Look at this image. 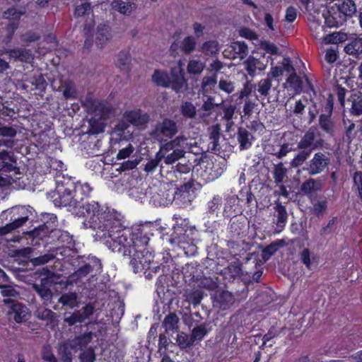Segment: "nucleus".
<instances>
[{"mask_svg":"<svg viewBox=\"0 0 362 362\" xmlns=\"http://www.w3.org/2000/svg\"><path fill=\"white\" fill-rule=\"evenodd\" d=\"M56 182V188L51 194L54 204L68 207L69 211L78 210L76 213L84 218V227L95 232V240L104 241L119 226L120 221L115 211L102 209L98 202L83 203L91 191L88 184L75 182L71 177L64 176H57Z\"/></svg>","mask_w":362,"mask_h":362,"instance_id":"nucleus-1","label":"nucleus"},{"mask_svg":"<svg viewBox=\"0 0 362 362\" xmlns=\"http://www.w3.org/2000/svg\"><path fill=\"white\" fill-rule=\"evenodd\" d=\"M148 240L141 228H124L120 223L103 242L112 252L122 253L134 273H144L151 279L154 274L151 269L153 257L146 248Z\"/></svg>","mask_w":362,"mask_h":362,"instance_id":"nucleus-2","label":"nucleus"},{"mask_svg":"<svg viewBox=\"0 0 362 362\" xmlns=\"http://www.w3.org/2000/svg\"><path fill=\"white\" fill-rule=\"evenodd\" d=\"M325 141L320 137V133L315 127H310L302 136L297 144V148L301 150L291 162L293 168L302 165L310 156L311 153L324 146Z\"/></svg>","mask_w":362,"mask_h":362,"instance_id":"nucleus-3","label":"nucleus"},{"mask_svg":"<svg viewBox=\"0 0 362 362\" xmlns=\"http://www.w3.org/2000/svg\"><path fill=\"white\" fill-rule=\"evenodd\" d=\"M7 160L16 163L8 152L5 151L0 152V187L10 185L19 178L17 176L20 174L19 168L13 163H7Z\"/></svg>","mask_w":362,"mask_h":362,"instance_id":"nucleus-4","label":"nucleus"},{"mask_svg":"<svg viewBox=\"0 0 362 362\" xmlns=\"http://www.w3.org/2000/svg\"><path fill=\"white\" fill-rule=\"evenodd\" d=\"M101 270L102 264L100 260L95 257H89L87 262L67 277L66 286L77 284L90 274L95 273V274H97L100 273Z\"/></svg>","mask_w":362,"mask_h":362,"instance_id":"nucleus-5","label":"nucleus"},{"mask_svg":"<svg viewBox=\"0 0 362 362\" xmlns=\"http://www.w3.org/2000/svg\"><path fill=\"white\" fill-rule=\"evenodd\" d=\"M178 132L177 123L170 119L165 118L158 122L150 132V136L160 143L173 139Z\"/></svg>","mask_w":362,"mask_h":362,"instance_id":"nucleus-6","label":"nucleus"},{"mask_svg":"<svg viewBox=\"0 0 362 362\" xmlns=\"http://www.w3.org/2000/svg\"><path fill=\"white\" fill-rule=\"evenodd\" d=\"M331 162L329 153L327 152H317L307 163L305 170L310 176H314L323 173L328 168Z\"/></svg>","mask_w":362,"mask_h":362,"instance_id":"nucleus-7","label":"nucleus"},{"mask_svg":"<svg viewBox=\"0 0 362 362\" xmlns=\"http://www.w3.org/2000/svg\"><path fill=\"white\" fill-rule=\"evenodd\" d=\"M273 210L272 223L275 225L274 230L276 233H280L284 230L287 223L288 214L286 206L282 204L279 199L274 202Z\"/></svg>","mask_w":362,"mask_h":362,"instance_id":"nucleus-8","label":"nucleus"},{"mask_svg":"<svg viewBox=\"0 0 362 362\" xmlns=\"http://www.w3.org/2000/svg\"><path fill=\"white\" fill-rule=\"evenodd\" d=\"M16 211L17 214H21L22 216L18 218H15L11 223L1 227L0 235H4L7 233H11L12 231L23 226L29 219V216L28 214L29 211L25 208L13 207L10 210V213H15Z\"/></svg>","mask_w":362,"mask_h":362,"instance_id":"nucleus-9","label":"nucleus"},{"mask_svg":"<svg viewBox=\"0 0 362 362\" xmlns=\"http://www.w3.org/2000/svg\"><path fill=\"white\" fill-rule=\"evenodd\" d=\"M52 282L49 278H42L40 284H33V289L40 296L44 306H47L52 302L53 292L50 289Z\"/></svg>","mask_w":362,"mask_h":362,"instance_id":"nucleus-10","label":"nucleus"},{"mask_svg":"<svg viewBox=\"0 0 362 362\" xmlns=\"http://www.w3.org/2000/svg\"><path fill=\"white\" fill-rule=\"evenodd\" d=\"M123 118L128 123L140 129H144L150 120L149 115L141 110L126 111Z\"/></svg>","mask_w":362,"mask_h":362,"instance_id":"nucleus-11","label":"nucleus"},{"mask_svg":"<svg viewBox=\"0 0 362 362\" xmlns=\"http://www.w3.org/2000/svg\"><path fill=\"white\" fill-rule=\"evenodd\" d=\"M94 311V306L90 303H88L81 309L75 310L69 317H65L64 322L70 326L81 323L88 319L93 314Z\"/></svg>","mask_w":362,"mask_h":362,"instance_id":"nucleus-12","label":"nucleus"},{"mask_svg":"<svg viewBox=\"0 0 362 362\" xmlns=\"http://www.w3.org/2000/svg\"><path fill=\"white\" fill-rule=\"evenodd\" d=\"M339 9V8L334 4L327 10L326 13L323 14L325 24L328 27H339L344 25L347 21L346 17Z\"/></svg>","mask_w":362,"mask_h":362,"instance_id":"nucleus-13","label":"nucleus"},{"mask_svg":"<svg viewBox=\"0 0 362 362\" xmlns=\"http://www.w3.org/2000/svg\"><path fill=\"white\" fill-rule=\"evenodd\" d=\"M112 8L124 16H130L138 8L136 0H113L111 2Z\"/></svg>","mask_w":362,"mask_h":362,"instance_id":"nucleus-14","label":"nucleus"},{"mask_svg":"<svg viewBox=\"0 0 362 362\" xmlns=\"http://www.w3.org/2000/svg\"><path fill=\"white\" fill-rule=\"evenodd\" d=\"M50 220V222L44 223L34 230L28 232V234L33 238H39L40 239L47 236L50 233L55 230L57 228V216L52 215Z\"/></svg>","mask_w":362,"mask_h":362,"instance_id":"nucleus-15","label":"nucleus"},{"mask_svg":"<svg viewBox=\"0 0 362 362\" xmlns=\"http://www.w3.org/2000/svg\"><path fill=\"white\" fill-rule=\"evenodd\" d=\"M233 303L234 298L232 293L228 291H222L215 294L213 305L214 307L225 310L229 308Z\"/></svg>","mask_w":362,"mask_h":362,"instance_id":"nucleus-16","label":"nucleus"},{"mask_svg":"<svg viewBox=\"0 0 362 362\" xmlns=\"http://www.w3.org/2000/svg\"><path fill=\"white\" fill-rule=\"evenodd\" d=\"M344 51L346 54L355 58L359 57L362 54V37L355 36L348 38Z\"/></svg>","mask_w":362,"mask_h":362,"instance_id":"nucleus-17","label":"nucleus"},{"mask_svg":"<svg viewBox=\"0 0 362 362\" xmlns=\"http://www.w3.org/2000/svg\"><path fill=\"white\" fill-rule=\"evenodd\" d=\"M8 313L17 323H21L27 320L28 309L22 303H13Z\"/></svg>","mask_w":362,"mask_h":362,"instance_id":"nucleus-18","label":"nucleus"},{"mask_svg":"<svg viewBox=\"0 0 362 362\" xmlns=\"http://www.w3.org/2000/svg\"><path fill=\"white\" fill-rule=\"evenodd\" d=\"M93 337L92 332H88L83 334L75 337L69 342V346L71 349H77L78 350H83L87 349L88 345L91 342Z\"/></svg>","mask_w":362,"mask_h":362,"instance_id":"nucleus-19","label":"nucleus"},{"mask_svg":"<svg viewBox=\"0 0 362 362\" xmlns=\"http://www.w3.org/2000/svg\"><path fill=\"white\" fill-rule=\"evenodd\" d=\"M5 52L16 60L29 62L33 59L32 52L30 49L18 48L7 49Z\"/></svg>","mask_w":362,"mask_h":362,"instance_id":"nucleus-20","label":"nucleus"},{"mask_svg":"<svg viewBox=\"0 0 362 362\" xmlns=\"http://www.w3.org/2000/svg\"><path fill=\"white\" fill-rule=\"evenodd\" d=\"M252 135L245 128L239 127L237 133V140L241 151L248 149L252 146Z\"/></svg>","mask_w":362,"mask_h":362,"instance_id":"nucleus-21","label":"nucleus"},{"mask_svg":"<svg viewBox=\"0 0 362 362\" xmlns=\"http://www.w3.org/2000/svg\"><path fill=\"white\" fill-rule=\"evenodd\" d=\"M319 125L321 129L329 136H333L336 131V125L330 115L322 114L319 117Z\"/></svg>","mask_w":362,"mask_h":362,"instance_id":"nucleus-22","label":"nucleus"},{"mask_svg":"<svg viewBox=\"0 0 362 362\" xmlns=\"http://www.w3.org/2000/svg\"><path fill=\"white\" fill-rule=\"evenodd\" d=\"M111 38L110 29L106 25H99L95 34L96 45L102 48L103 46Z\"/></svg>","mask_w":362,"mask_h":362,"instance_id":"nucleus-23","label":"nucleus"},{"mask_svg":"<svg viewBox=\"0 0 362 362\" xmlns=\"http://www.w3.org/2000/svg\"><path fill=\"white\" fill-rule=\"evenodd\" d=\"M244 64L248 74L251 76H254L255 75L257 70L263 71L266 68V64L262 63L259 59L252 56L247 59L244 62Z\"/></svg>","mask_w":362,"mask_h":362,"instance_id":"nucleus-24","label":"nucleus"},{"mask_svg":"<svg viewBox=\"0 0 362 362\" xmlns=\"http://www.w3.org/2000/svg\"><path fill=\"white\" fill-rule=\"evenodd\" d=\"M0 293L4 298L3 302L5 304L13 303L19 296V292L13 286H0Z\"/></svg>","mask_w":362,"mask_h":362,"instance_id":"nucleus-25","label":"nucleus"},{"mask_svg":"<svg viewBox=\"0 0 362 362\" xmlns=\"http://www.w3.org/2000/svg\"><path fill=\"white\" fill-rule=\"evenodd\" d=\"M35 315L39 320L47 321V325L51 324L52 326L56 325L57 314L50 309L38 308L35 312Z\"/></svg>","mask_w":362,"mask_h":362,"instance_id":"nucleus-26","label":"nucleus"},{"mask_svg":"<svg viewBox=\"0 0 362 362\" xmlns=\"http://www.w3.org/2000/svg\"><path fill=\"white\" fill-rule=\"evenodd\" d=\"M95 116L99 115L100 119H105L112 112V105L106 101H95Z\"/></svg>","mask_w":362,"mask_h":362,"instance_id":"nucleus-27","label":"nucleus"},{"mask_svg":"<svg viewBox=\"0 0 362 362\" xmlns=\"http://www.w3.org/2000/svg\"><path fill=\"white\" fill-rule=\"evenodd\" d=\"M322 187V182L320 179L309 178L301 185L300 189L304 194H308L320 190Z\"/></svg>","mask_w":362,"mask_h":362,"instance_id":"nucleus-28","label":"nucleus"},{"mask_svg":"<svg viewBox=\"0 0 362 362\" xmlns=\"http://www.w3.org/2000/svg\"><path fill=\"white\" fill-rule=\"evenodd\" d=\"M351 112L354 115H362V90L355 92L351 95Z\"/></svg>","mask_w":362,"mask_h":362,"instance_id":"nucleus-29","label":"nucleus"},{"mask_svg":"<svg viewBox=\"0 0 362 362\" xmlns=\"http://www.w3.org/2000/svg\"><path fill=\"white\" fill-rule=\"evenodd\" d=\"M230 47L234 52L233 58L243 59L248 54V47L244 41H235L232 42Z\"/></svg>","mask_w":362,"mask_h":362,"instance_id":"nucleus-30","label":"nucleus"},{"mask_svg":"<svg viewBox=\"0 0 362 362\" xmlns=\"http://www.w3.org/2000/svg\"><path fill=\"white\" fill-rule=\"evenodd\" d=\"M184 296L189 303L197 305L202 302L204 293L199 289L186 290Z\"/></svg>","mask_w":362,"mask_h":362,"instance_id":"nucleus-31","label":"nucleus"},{"mask_svg":"<svg viewBox=\"0 0 362 362\" xmlns=\"http://www.w3.org/2000/svg\"><path fill=\"white\" fill-rule=\"evenodd\" d=\"M334 5L339 8V10H340L346 19L352 17L356 11V5L352 0H345L341 4H335Z\"/></svg>","mask_w":362,"mask_h":362,"instance_id":"nucleus-32","label":"nucleus"},{"mask_svg":"<svg viewBox=\"0 0 362 362\" xmlns=\"http://www.w3.org/2000/svg\"><path fill=\"white\" fill-rule=\"evenodd\" d=\"M179 318L175 313H170L165 316L163 326L165 327L167 333L170 332H177L178 330Z\"/></svg>","mask_w":362,"mask_h":362,"instance_id":"nucleus-33","label":"nucleus"},{"mask_svg":"<svg viewBox=\"0 0 362 362\" xmlns=\"http://www.w3.org/2000/svg\"><path fill=\"white\" fill-rule=\"evenodd\" d=\"M180 111L182 115L186 119H194L197 116V108L194 105L188 101L183 102L180 107Z\"/></svg>","mask_w":362,"mask_h":362,"instance_id":"nucleus-34","label":"nucleus"},{"mask_svg":"<svg viewBox=\"0 0 362 362\" xmlns=\"http://www.w3.org/2000/svg\"><path fill=\"white\" fill-rule=\"evenodd\" d=\"M200 50L206 56H215L220 50L219 44L216 40H209L203 43Z\"/></svg>","mask_w":362,"mask_h":362,"instance_id":"nucleus-35","label":"nucleus"},{"mask_svg":"<svg viewBox=\"0 0 362 362\" xmlns=\"http://www.w3.org/2000/svg\"><path fill=\"white\" fill-rule=\"evenodd\" d=\"M284 245L285 241L284 240H278L272 243L262 250V258L265 260L269 259L280 247Z\"/></svg>","mask_w":362,"mask_h":362,"instance_id":"nucleus-36","label":"nucleus"},{"mask_svg":"<svg viewBox=\"0 0 362 362\" xmlns=\"http://www.w3.org/2000/svg\"><path fill=\"white\" fill-rule=\"evenodd\" d=\"M56 255L57 250L55 248H53L49 250V252L46 254L31 259L30 262L35 267L44 265L54 259L56 257Z\"/></svg>","mask_w":362,"mask_h":362,"instance_id":"nucleus-37","label":"nucleus"},{"mask_svg":"<svg viewBox=\"0 0 362 362\" xmlns=\"http://www.w3.org/2000/svg\"><path fill=\"white\" fill-rule=\"evenodd\" d=\"M78 295L76 292H69L64 293L58 300V303L64 306L73 308L77 305Z\"/></svg>","mask_w":362,"mask_h":362,"instance_id":"nucleus-38","label":"nucleus"},{"mask_svg":"<svg viewBox=\"0 0 362 362\" xmlns=\"http://www.w3.org/2000/svg\"><path fill=\"white\" fill-rule=\"evenodd\" d=\"M103 119H100V117L96 118L95 117H92L89 120V129L88 133L90 134H98L104 132L105 124Z\"/></svg>","mask_w":362,"mask_h":362,"instance_id":"nucleus-39","label":"nucleus"},{"mask_svg":"<svg viewBox=\"0 0 362 362\" xmlns=\"http://www.w3.org/2000/svg\"><path fill=\"white\" fill-rule=\"evenodd\" d=\"M273 175L276 185H280L284 182V179L287 177V169L282 163L274 165Z\"/></svg>","mask_w":362,"mask_h":362,"instance_id":"nucleus-40","label":"nucleus"},{"mask_svg":"<svg viewBox=\"0 0 362 362\" xmlns=\"http://www.w3.org/2000/svg\"><path fill=\"white\" fill-rule=\"evenodd\" d=\"M163 158L161 152H157L155 157L150 158L144 168V170L147 173H153L159 166L160 161Z\"/></svg>","mask_w":362,"mask_h":362,"instance_id":"nucleus-41","label":"nucleus"},{"mask_svg":"<svg viewBox=\"0 0 362 362\" xmlns=\"http://www.w3.org/2000/svg\"><path fill=\"white\" fill-rule=\"evenodd\" d=\"M63 95L66 99H74L77 98V93L74 83L71 81H64L62 83Z\"/></svg>","mask_w":362,"mask_h":362,"instance_id":"nucleus-42","label":"nucleus"},{"mask_svg":"<svg viewBox=\"0 0 362 362\" xmlns=\"http://www.w3.org/2000/svg\"><path fill=\"white\" fill-rule=\"evenodd\" d=\"M186 151L184 149L175 148L171 153L163 155L164 162L167 165H171L185 157Z\"/></svg>","mask_w":362,"mask_h":362,"instance_id":"nucleus-43","label":"nucleus"},{"mask_svg":"<svg viewBox=\"0 0 362 362\" xmlns=\"http://www.w3.org/2000/svg\"><path fill=\"white\" fill-rule=\"evenodd\" d=\"M348 40L347 34L341 32H334L331 34L327 35L324 37V42L327 44H337L346 42Z\"/></svg>","mask_w":362,"mask_h":362,"instance_id":"nucleus-44","label":"nucleus"},{"mask_svg":"<svg viewBox=\"0 0 362 362\" xmlns=\"http://www.w3.org/2000/svg\"><path fill=\"white\" fill-rule=\"evenodd\" d=\"M258 100L257 97L255 99H252L250 98H247L244 100V105L243 107V117L249 118L253 113L254 110L257 107L258 104L257 100Z\"/></svg>","mask_w":362,"mask_h":362,"instance_id":"nucleus-45","label":"nucleus"},{"mask_svg":"<svg viewBox=\"0 0 362 362\" xmlns=\"http://www.w3.org/2000/svg\"><path fill=\"white\" fill-rule=\"evenodd\" d=\"M196 47V40L193 36L185 37L180 45V49L185 54H191Z\"/></svg>","mask_w":362,"mask_h":362,"instance_id":"nucleus-46","label":"nucleus"},{"mask_svg":"<svg viewBox=\"0 0 362 362\" xmlns=\"http://www.w3.org/2000/svg\"><path fill=\"white\" fill-rule=\"evenodd\" d=\"M254 89H255V86L251 81H247L241 90L233 95V96H237L236 101L240 100V103L243 99L249 98Z\"/></svg>","mask_w":362,"mask_h":362,"instance_id":"nucleus-47","label":"nucleus"},{"mask_svg":"<svg viewBox=\"0 0 362 362\" xmlns=\"http://www.w3.org/2000/svg\"><path fill=\"white\" fill-rule=\"evenodd\" d=\"M177 342L182 349H185L191 347L194 344V341L192 339V335L180 332L177 334Z\"/></svg>","mask_w":362,"mask_h":362,"instance_id":"nucleus-48","label":"nucleus"},{"mask_svg":"<svg viewBox=\"0 0 362 362\" xmlns=\"http://www.w3.org/2000/svg\"><path fill=\"white\" fill-rule=\"evenodd\" d=\"M152 80L158 86L163 87L169 86V77L165 72L156 70L152 76Z\"/></svg>","mask_w":362,"mask_h":362,"instance_id":"nucleus-49","label":"nucleus"},{"mask_svg":"<svg viewBox=\"0 0 362 362\" xmlns=\"http://www.w3.org/2000/svg\"><path fill=\"white\" fill-rule=\"evenodd\" d=\"M255 86L261 95L267 97L272 87V80L269 78H263Z\"/></svg>","mask_w":362,"mask_h":362,"instance_id":"nucleus-50","label":"nucleus"},{"mask_svg":"<svg viewBox=\"0 0 362 362\" xmlns=\"http://www.w3.org/2000/svg\"><path fill=\"white\" fill-rule=\"evenodd\" d=\"M300 259L301 262L306 267L307 269H310L313 262L315 260V255L308 248H304L300 253Z\"/></svg>","mask_w":362,"mask_h":362,"instance_id":"nucleus-51","label":"nucleus"},{"mask_svg":"<svg viewBox=\"0 0 362 362\" xmlns=\"http://www.w3.org/2000/svg\"><path fill=\"white\" fill-rule=\"evenodd\" d=\"M205 68V64L200 60L194 59L189 62L187 71L189 74H199Z\"/></svg>","mask_w":362,"mask_h":362,"instance_id":"nucleus-52","label":"nucleus"},{"mask_svg":"<svg viewBox=\"0 0 362 362\" xmlns=\"http://www.w3.org/2000/svg\"><path fill=\"white\" fill-rule=\"evenodd\" d=\"M208 333L206 325L202 324L196 325L192 332V337L194 341H201Z\"/></svg>","mask_w":362,"mask_h":362,"instance_id":"nucleus-53","label":"nucleus"},{"mask_svg":"<svg viewBox=\"0 0 362 362\" xmlns=\"http://www.w3.org/2000/svg\"><path fill=\"white\" fill-rule=\"evenodd\" d=\"M79 358L81 362H94L95 361V350L93 347L89 346L81 351Z\"/></svg>","mask_w":362,"mask_h":362,"instance_id":"nucleus-54","label":"nucleus"},{"mask_svg":"<svg viewBox=\"0 0 362 362\" xmlns=\"http://www.w3.org/2000/svg\"><path fill=\"white\" fill-rule=\"evenodd\" d=\"M238 199L242 202H245V203L250 206L253 201L255 200V197L251 190L248 188L242 189L238 195Z\"/></svg>","mask_w":362,"mask_h":362,"instance_id":"nucleus-55","label":"nucleus"},{"mask_svg":"<svg viewBox=\"0 0 362 362\" xmlns=\"http://www.w3.org/2000/svg\"><path fill=\"white\" fill-rule=\"evenodd\" d=\"M25 11H21L15 7L8 8L4 12V17L9 20H18L23 14Z\"/></svg>","mask_w":362,"mask_h":362,"instance_id":"nucleus-56","label":"nucleus"},{"mask_svg":"<svg viewBox=\"0 0 362 362\" xmlns=\"http://www.w3.org/2000/svg\"><path fill=\"white\" fill-rule=\"evenodd\" d=\"M218 88L222 91L230 94L235 90V83L228 79H221L218 82Z\"/></svg>","mask_w":362,"mask_h":362,"instance_id":"nucleus-57","label":"nucleus"},{"mask_svg":"<svg viewBox=\"0 0 362 362\" xmlns=\"http://www.w3.org/2000/svg\"><path fill=\"white\" fill-rule=\"evenodd\" d=\"M223 101L220 104H210L206 101H204L202 105V110L205 112L199 115V118L202 120H205L211 114V111L214 108V107H219L222 105Z\"/></svg>","mask_w":362,"mask_h":362,"instance_id":"nucleus-58","label":"nucleus"},{"mask_svg":"<svg viewBox=\"0 0 362 362\" xmlns=\"http://www.w3.org/2000/svg\"><path fill=\"white\" fill-rule=\"evenodd\" d=\"M327 209V202L326 200L319 201L314 204L313 213L317 216H322Z\"/></svg>","mask_w":362,"mask_h":362,"instance_id":"nucleus-59","label":"nucleus"},{"mask_svg":"<svg viewBox=\"0 0 362 362\" xmlns=\"http://www.w3.org/2000/svg\"><path fill=\"white\" fill-rule=\"evenodd\" d=\"M286 83L296 90H300L302 88V81L296 73L290 74L286 79Z\"/></svg>","mask_w":362,"mask_h":362,"instance_id":"nucleus-60","label":"nucleus"},{"mask_svg":"<svg viewBox=\"0 0 362 362\" xmlns=\"http://www.w3.org/2000/svg\"><path fill=\"white\" fill-rule=\"evenodd\" d=\"M32 84L35 86L37 90H44L47 86V82L42 74L35 75L31 81Z\"/></svg>","mask_w":362,"mask_h":362,"instance_id":"nucleus-61","label":"nucleus"},{"mask_svg":"<svg viewBox=\"0 0 362 362\" xmlns=\"http://www.w3.org/2000/svg\"><path fill=\"white\" fill-rule=\"evenodd\" d=\"M92 13V6L89 3H83L76 7L75 15L76 16H83Z\"/></svg>","mask_w":362,"mask_h":362,"instance_id":"nucleus-62","label":"nucleus"},{"mask_svg":"<svg viewBox=\"0 0 362 362\" xmlns=\"http://www.w3.org/2000/svg\"><path fill=\"white\" fill-rule=\"evenodd\" d=\"M134 151V147L132 144L129 143L126 146L123 147L119 151L117 155V160H122L129 158Z\"/></svg>","mask_w":362,"mask_h":362,"instance_id":"nucleus-63","label":"nucleus"},{"mask_svg":"<svg viewBox=\"0 0 362 362\" xmlns=\"http://www.w3.org/2000/svg\"><path fill=\"white\" fill-rule=\"evenodd\" d=\"M354 187L358 191V197L362 201V172L357 171L353 177Z\"/></svg>","mask_w":362,"mask_h":362,"instance_id":"nucleus-64","label":"nucleus"}]
</instances>
